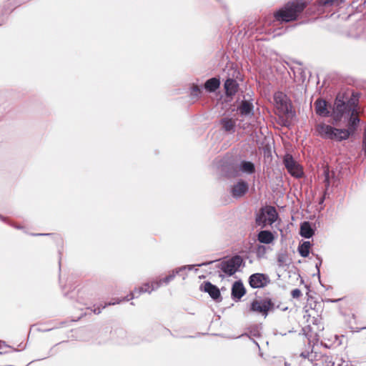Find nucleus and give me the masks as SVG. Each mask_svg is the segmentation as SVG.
<instances>
[{
  "label": "nucleus",
  "mask_w": 366,
  "mask_h": 366,
  "mask_svg": "<svg viewBox=\"0 0 366 366\" xmlns=\"http://www.w3.org/2000/svg\"><path fill=\"white\" fill-rule=\"evenodd\" d=\"M213 261L206 262L196 265H184L172 270V272L163 279H160L159 281H154L151 284L146 283L139 289L134 290L131 294L122 300L129 301L134 297H137L139 295L144 292L150 293L152 291L157 289L160 287L162 283L168 284L169 282L174 280L177 274L182 276V279L184 280L187 277V270H191L194 266L202 267L213 263Z\"/></svg>",
  "instance_id": "nucleus-1"
},
{
  "label": "nucleus",
  "mask_w": 366,
  "mask_h": 366,
  "mask_svg": "<svg viewBox=\"0 0 366 366\" xmlns=\"http://www.w3.org/2000/svg\"><path fill=\"white\" fill-rule=\"evenodd\" d=\"M305 6V3L300 1L288 3L285 7L274 14V21L290 22L294 21L304 11Z\"/></svg>",
  "instance_id": "nucleus-2"
},
{
  "label": "nucleus",
  "mask_w": 366,
  "mask_h": 366,
  "mask_svg": "<svg viewBox=\"0 0 366 366\" xmlns=\"http://www.w3.org/2000/svg\"><path fill=\"white\" fill-rule=\"evenodd\" d=\"M356 99H350L346 102L345 100V95L338 94L331 116H332L336 122L340 121L344 116H349L351 112L354 114L356 112Z\"/></svg>",
  "instance_id": "nucleus-3"
},
{
  "label": "nucleus",
  "mask_w": 366,
  "mask_h": 366,
  "mask_svg": "<svg viewBox=\"0 0 366 366\" xmlns=\"http://www.w3.org/2000/svg\"><path fill=\"white\" fill-rule=\"evenodd\" d=\"M244 264L243 258L237 254L227 260L218 262L215 267L219 269V277L223 280L225 277L234 275Z\"/></svg>",
  "instance_id": "nucleus-4"
},
{
  "label": "nucleus",
  "mask_w": 366,
  "mask_h": 366,
  "mask_svg": "<svg viewBox=\"0 0 366 366\" xmlns=\"http://www.w3.org/2000/svg\"><path fill=\"white\" fill-rule=\"evenodd\" d=\"M317 134L325 139L342 141L349 137V133L345 129H336L325 123H320L315 126Z\"/></svg>",
  "instance_id": "nucleus-5"
},
{
  "label": "nucleus",
  "mask_w": 366,
  "mask_h": 366,
  "mask_svg": "<svg viewBox=\"0 0 366 366\" xmlns=\"http://www.w3.org/2000/svg\"><path fill=\"white\" fill-rule=\"evenodd\" d=\"M300 357L305 361L311 363L312 366H334L335 362L331 355H322L316 351V348L313 346L311 352L309 350L303 351L300 353Z\"/></svg>",
  "instance_id": "nucleus-6"
},
{
  "label": "nucleus",
  "mask_w": 366,
  "mask_h": 366,
  "mask_svg": "<svg viewBox=\"0 0 366 366\" xmlns=\"http://www.w3.org/2000/svg\"><path fill=\"white\" fill-rule=\"evenodd\" d=\"M277 218V212L274 207H270L266 211L262 209L256 217V224L262 227L272 224Z\"/></svg>",
  "instance_id": "nucleus-7"
},
{
  "label": "nucleus",
  "mask_w": 366,
  "mask_h": 366,
  "mask_svg": "<svg viewBox=\"0 0 366 366\" xmlns=\"http://www.w3.org/2000/svg\"><path fill=\"white\" fill-rule=\"evenodd\" d=\"M273 307L274 303L269 298L254 300L250 305L249 311L259 313L266 317L268 315V312L272 310Z\"/></svg>",
  "instance_id": "nucleus-8"
},
{
  "label": "nucleus",
  "mask_w": 366,
  "mask_h": 366,
  "mask_svg": "<svg viewBox=\"0 0 366 366\" xmlns=\"http://www.w3.org/2000/svg\"><path fill=\"white\" fill-rule=\"evenodd\" d=\"M283 163L288 173L295 177L301 178L304 175L302 167L297 162L290 154H286L283 158Z\"/></svg>",
  "instance_id": "nucleus-9"
},
{
  "label": "nucleus",
  "mask_w": 366,
  "mask_h": 366,
  "mask_svg": "<svg viewBox=\"0 0 366 366\" xmlns=\"http://www.w3.org/2000/svg\"><path fill=\"white\" fill-rule=\"evenodd\" d=\"M269 282L270 280L268 275L262 273H254L249 278V284L254 289L264 287Z\"/></svg>",
  "instance_id": "nucleus-10"
},
{
  "label": "nucleus",
  "mask_w": 366,
  "mask_h": 366,
  "mask_svg": "<svg viewBox=\"0 0 366 366\" xmlns=\"http://www.w3.org/2000/svg\"><path fill=\"white\" fill-rule=\"evenodd\" d=\"M249 190L248 184L242 180H239L231 189V194L234 198L238 199L243 197Z\"/></svg>",
  "instance_id": "nucleus-11"
},
{
  "label": "nucleus",
  "mask_w": 366,
  "mask_h": 366,
  "mask_svg": "<svg viewBox=\"0 0 366 366\" xmlns=\"http://www.w3.org/2000/svg\"><path fill=\"white\" fill-rule=\"evenodd\" d=\"M203 290L207 292L209 296L216 302H219L222 300L219 289L209 282H205L202 285Z\"/></svg>",
  "instance_id": "nucleus-12"
},
{
  "label": "nucleus",
  "mask_w": 366,
  "mask_h": 366,
  "mask_svg": "<svg viewBox=\"0 0 366 366\" xmlns=\"http://www.w3.org/2000/svg\"><path fill=\"white\" fill-rule=\"evenodd\" d=\"M314 107L316 114L320 117H327L332 114L328 109L327 102L324 99H317L314 104Z\"/></svg>",
  "instance_id": "nucleus-13"
},
{
  "label": "nucleus",
  "mask_w": 366,
  "mask_h": 366,
  "mask_svg": "<svg viewBox=\"0 0 366 366\" xmlns=\"http://www.w3.org/2000/svg\"><path fill=\"white\" fill-rule=\"evenodd\" d=\"M246 293V290L241 281L235 282L232 287V297L234 300H239Z\"/></svg>",
  "instance_id": "nucleus-14"
},
{
  "label": "nucleus",
  "mask_w": 366,
  "mask_h": 366,
  "mask_svg": "<svg viewBox=\"0 0 366 366\" xmlns=\"http://www.w3.org/2000/svg\"><path fill=\"white\" fill-rule=\"evenodd\" d=\"M225 94L227 97H232L237 92L239 84L234 79L228 78L224 84Z\"/></svg>",
  "instance_id": "nucleus-15"
},
{
  "label": "nucleus",
  "mask_w": 366,
  "mask_h": 366,
  "mask_svg": "<svg viewBox=\"0 0 366 366\" xmlns=\"http://www.w3.org/2000/svg\"><path fill=\"white\" fill-rule=\"evenodd\" d=\"M253 104L249 100H243L237 107L241 116L247 117L253 114Z\"/></svg>",
  "instance_id": "nucleus-16"
},
{
  "label": "nucleus",
  "mask_w": 366,
  "mask_h": 366,
  "mask_svg": "<svg viewBox=\"0 0 366 366\" xmlns=\"http://www.w3.org/2000/svg\"><path fill=\"white\" fill-rule=\"evenodd\" d=\"M274 99L276 104L280 107L281 109L285 113H289L290 109H289V105L287 104V99L286 95H285L281 92H276L274 95Z\"/></svg>",
  "instance_id": "nucleus-17"
},
{
  "label": "nucleus",
  "mask_w": 366,
  "mask_h": 366,
  "mask_svg": "<svg viewBox=\"0 0 366 366\" xmlns=\"http://www.w3.org/2000/svg\"><path fill=\"white\" fill-rule=\"evenodd\" d=\"M350 119L347 124V129H345L347 132L349 133V137L355 133L356 131L358 124L360 123V118L358 117L357 114V112L354 113V114H352V112L350 114Z\"/></svg>",
  "instance_id": "nucleus-18"
},
{
  "label": "nucleus",
  "mask_w": 366,
  "mask_h": 366,
  "mask_svg": "<svg viewBox=\"0 0 366 366\" xmlns=\"http://www.w3.org/2000/svg\"><path fill=\"white\" fill-rule=\"evenodd\" d=\"M220 124L227 132L234 133L235 132L236 121L232 118L224 117L221 119Z\"/></svg>",
  "instance_id": "nucleus-19"
},
{
  "label": "nucleus",
  "mask_w": 366,
  "mask_h": 366,
  "mask_svg": "<svg viewBox=\"0 0 366 366\" xmlns=\"http://www.w3.org/2000/svg\"><path fill=\"white\" fill-rule=\"evenodd\" d=\"M315 234L314 229L312 228L311 224L309 222H304L300 225V234L304 237L309 239Z\"/></svg>",
  "instance_id": "nucleus-20"
},
{
  "label": "nucleus",
  "mask_w": 366,
  "mask_h": 366,
  "mask_svg": "<svg viewBox=\"0 0 366 366\" xmlns=\"http://www.w3.org/2000/svg\"><path fill=\"white\" fill-rule=\"evenodd\" d=\"M238 168L240 172L247 174H252L255 172V166L254 163L249 161H241Z\"/></svg>",
  "instance_id": "nucleus-21"
},
{
  "label": "nucleus",
  "mask_w": 366,
  "mask_h": 366,
  "mask_svg": "<svg viewBox=\"0 0 366 366\" xmlns=\"http://www.w3.org/2000/svg\"><path fill=\"white\" fill-rule=\"evenodd\" d=\"M274 239L273 234L269 230H262L257 235L258 241L264 244H270L273 242Z\"/></svg>",
  "instance_id": "nucleus-22"
},
{
  "label": "nucleus",
  "mask_w": 366,
  "mask_h": 366,
  "mask_svg": "<svg viewBox=\"0 0 366 366\" xmlns=\"http://www.w3.org/2000/svg\"><path fill=\"white\" fill-rule=\"evenodd\" d=\"M220 85V81L217 78H211L208 79L204 84V88L209 92H214L219 88Z\"/></svg>",
  "instance_id": "nucleus-23"
},
{
  "label": "nucleus",
  "mask_w": 366,
  "mask_h": 366,
  "mask_svg": "<svg viewBox=\"0 0 366 366\" xmlns=\"http://www.w3.org/2000/svg\"><path fill=\"white\" fill-rule=\"evenodd\" d=\"M14 1V0H9V2H7L5 6H6V8H4V11H1L0 14V25L5 22V21L7 19L9 14L13 10V9L11 8V6L12 5Z\"/></svg>",
  "instance_id": "nucleus-24"
},
{
  "label": "nucleus",
  "mask_w": 366,
  "mask_h": 366,
  "mask_svg": "<svg viewBox=\"0 0 366 366\" xmlns=\"http://www.w3.org/2000/svg\"><path fill=\"white\" fill-rule=\"evenodd\" d=\"M311 245L312 244L309 241H305L303 242L302 244H300L298 247V252L303 257H308Z\"/></svg>",
  "instance_id": "nucleus-25"
},
{
  "label": "nucleus",
  "mask_w": 366,
  "mask_h": 366,
  "mask_svg": "<svg viewBox=\"0 0 366 366\" xmlns=\"http://www.w3.org/2000/svg\"><path fill=\"white\" fill-rule=\"evenodd\" d=\"M344 0H320V5L324 7H337L340 6Z\"/></svg>",
  "instance_id": "nucleus-26"
},
{
  "label": "nucleus",
  "mask_w": 366,
  "mask_h": 366,
  "mask_svg": "<svg viewBox=\"0 0 366 366\" xmlns=\"http://www.w3.org/2000/svg\"><path fill=\"white\" fill-rule=\"evenodd\" d=\"M277 263L279 267H284L289 264L288 256L286 253L282 252L277 254Z\"/></svg>",
  "instance_id": "nucleus-27"
},
{
  "label": "nucleus",
  "mask_w": 366,
  "mask_h": 366,
  "mask_svg": "<svg viewBox=\"0 0 366 366\" xmlns=\"http://www.w3.org/2000/svg\"><path fill=\"white\" fill-rule=\"evenodd\" d=\"M202 91H201V89L199 88V86L197 85H194L192 87V90H191V95L193 96V97H199L201 94Z\"/></svg>",
  "instance_id": "nucleus-28"
},
{
  "label": "nucleus",
  "mask_w": 366,
  "mask_h": 366,
  "mask_svg": "<svg viewBox=\"0 0 366 366\" xmlns=\"http://www.w3.org/2000/svg\"><path fill=\"white\" fill-rule=\"evenodd\" d=\"M122 300H119L118 302H109L108 304H105L104 306H102V307H100L99 306L98 307H95L94 306V308L93 310V312L94 314H99L101 312V310L102 309L106 307V306L107 305H115L116 303H119Z\"/></svg>",
  "instance_id": "nucleus-29"
},
{
  "label": "nucleus",
  "mask_w": 366,
  "mask_h": 366,
  "mask_svg": "<svg viewBox=\"0 0 366 366\" xmlns=\"http://www.w3.org/2000/svg\"><path fill=\"white\" fill-rule=\"evenodd\" d=\"M291 295L295 299H298L302 296V292L299 289H295L292 290Z\"/></svg>",
  "instance_id": "nucleus-30"
},
{
  "label": "nucleus",
  "mask_w": 366,
  "mask_h": 366,
  "mask_svg": "<svg viewBox=\"0 0 366 366\" xmlns=\"http://www.w3.org/2000/svg\"><path fill=\"white\" fill-rule=\"evenodd\" d=\"M362 150L365 152V155H366V128L365 129L364 132H363Z\"/></svg>",
  "instance_id": "nucleus-31"
},
{
  "label": "nucleus",
  "mask_w": 366,
  "mask_h": 366,
  "mask_svg": "<svg viewBox=\"0 0 366 366\" xmlns=\"http://www.w3.org/2000/svg\"><path fill=\"white\" fill-rule=\"evenodd\" d=\"M317 259H318L319 262L316 264V268H317V270L318 276L320 277V267L322 264V259L320 258V257H317Z\"/></svg>",
  "instance_id": "nucleus-32"
},
{
  "label": "nucleus",
  "mask_w": 366,
  "mask_h": 366,
  "mask_svg": "<svg viewBox=\"0 0 366 366\" xmlns=\"http://www.w3.org/2000/svg\"><path fill=\"white\" fill-rule=\"evenodd\" d=\"M38 235L42 236V235H49V234H39Z\"/></svg>",
  "instance_id": "nucleus-33"
},
{
  "label": "nucleus",
  "mask_w": 366,
  "mask_h": 366,
  "mask_svg": "<svg viewBox=\"0 0 366 366\" xmlns=\"http://www.w3.org/2000/svg\"><path fill=\"white\" fill-rule=\"evenodd\" d=\"M261 248L264 249V247L263 246H259V249H260Z\"/></svg>",
  "instance_id": "nucleus-34"
},
{
  "label": "nucleus",
  "mask_w": 366,
  "mask_h": 366,
  "mask_svg": "<svg viewBox=\"0 0 366 366\" xmlns=\"http://www.w3.org/2000/svg\"><path fill=\"white\" fill-rule=\"evenodd\" d=\"M285 366H288V364L287 362H285Z\"/></svg>",
  "instance_id": "nucleus-35"
},
{
  "label": "nucleus",
  "mask_w": 366,
  "mask_h": 366,
  "mask_svg": "<svg viewBox=\"0 0 366 366\" xmlns=\"http://www.w3.org/2000/svg\"><path fill=\"white\" fill-rule=\"evenodd\" d=\"M324 199L322 198L320 201V203H322L323 202Z\"/></svg>",
  "instance_id": "nucleus-36"
},
{
  "label": "nucleus",
  "mask_w": 366,
  "mask_h": 366,
  "mask_svg": "<svg viewBox=\"0 0 366 366\" xmlns=\"http://www.w3.org/2000/svg\"><path fill=\"white\" fill-rule=\"evenodd\" d=\"M0 219H3L1 215H0Z\"/></svg>",
  "instance_id": "nucleus-37"
}]
</instances>
